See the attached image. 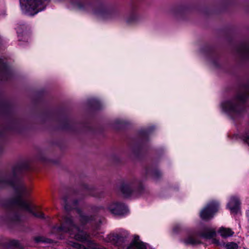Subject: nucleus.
<instances>
[{"label":"nucleus","instance_id":"10","mask_svg":"<svg viewBox=\"0 0 249 249\" xmlns=\"http://www.w3.org/2000/svg\"><path fill=\"white\" fill-rule=\"evenodd\" d=\"M219 206V203L215 201L208 203L200 212V217L205 220L212 218L214 214L218 211Z\"/></svg>","mask_w":249,"mask_h":249},{"label":"nucleus","instance_id":"15","mask_svg":"<svg viewBox=\"0 0 249 249\" xmlns=\"http://www.w3.org/2000/svg\"><path fill=\"white\" fill-rule=\"evenodd\" d=\"M146 174L147 176L150 177L155 181H158L162 177L161 172L158 169L147 168L146 170Z\"/></svg>","mask_w":249,"mask_h":249},{"label":"nucleus","instance_id":"5","mask_svg":"<svg viewBox=\"0 0 249 249\" xmlns=\"http://www.w3.org/2000/svg\"><path fill=\"white\" fill-rule=\"evenodd\" d=\"M128 233L127 232H123L120 233L110 234L106 238V241L116 246L124 248L126 249H146L145 244L140 241L138 235H134L132 242L129 244H126L128 241Z\"/></svg>","mask_w":249,"mask_h":249},{"label":"nucleus","instance_id":"29","mask_svg":"<svg viewBox=\"0 0 249 249\" xmlns=\"http://www.w3.org/2000/svg\"><path fill=\"white\" fill-rule=\"evenodd\" d=\"M65 123L66 124L63 126V128L64 129H67L68 128L67 125L69 124V122L68 121H66Z\"/></svg>","mask_w":249,"mask_h":249},{"label":"nucleus","instance_id":"18","mask_svg":"<svg viewBox=\"0 0 249 249\" xmlns=\"http://www.w3.org/2000/svg\"><path fill=\"white\" fill-rule=\"evenodd\" d=\"M218 232L220 233L221 236L224 238L231 236L234 234V232L232 231L231 229L223 227L220 228Z\"/></svg>","mask_w":249,"mask_h":249},{"label":"nucleus","instance_id":"14","mask_svg":"<svg viewBox=\"0 0 249 249\" xmlns=\"http://www.w3.org/2000/svg\"><path fill=\"white\" fill-rule=\"evenodd\" d=\"M11 76V72L7 65L0 59V80L6 81Z\"/></svg>","mask_w":249,"mask_h":249},{"label":"nucleus","instance_id":"21","mask_svg":"<svg viewBox=\"0 0 249 249\" xmlns=\"http://www.w3.org/2000/svg\"><path fill=\"white\" fill-rule=\"evenodd\" d=\"M138 19V16L136 13H132L126 19V22L131 24L136 22Z\"/></svg>","mask_w":249,"mask_h":249},{"label":"nucleus","instance_id":"2","mask_svg":"<svg viewBox=\"0 0 249 249\" xmlns=\"http://www.w3.org/2000/svg\"><path fill=\"white\" fill-rule=\"evenodd\" d=\"M51 232L57 236L59 239H62V233H68L71 238L83 242L86 246L69 241L68 245L76 249H107L96 244L93 240L89 239V235L85 231H80L79 228L74 223L72 217L70 214H67L63 218V221L60 226H54Z\"/></svg>","mask_w":249,"mask_h":249},{"label":"nucleus","instance_id":"26","mask_svg":"<svg viewBox=\"0 0 249 249\" xmlns=\"http://www.w3.org/2000/svg\"><path fill=\"white\" fill-rule=\"evenodd\" d=\"M35 241L36 242H44V243H51L52 240L50 239H47L43 237H36L35 238Z\"/></svg>","mask_w":249,"mask_h":249},{"label":"nucleus","instance_id":"22","mask_svg":"<svg viewBox=\"0 0 249 249\" xmlns=\"http://www.w3.org/2000/svg\"><path fill=\"white\" fill-rule=\"evenodd\" d=\"M241 140L245 143L249 145V130H246L239 136Z\"/></svg>","mask_w":249,"mask_h":249},{"label":"nucleus","instance_id":"30","mask_svg":"<svg viewBox=\"0 0 249 249\" xmlns=\"http://www.w3.org/2000/svg\"><path fill=\"white\" fill-rule=\"evenodd\" d=\"M247 214L248 216V218H249V210H248L247 212Z\"/></svg>","mask_w":249,"mask_h":249},{"label":"nucleus","instance_id":"11","mask_svg":"<svg viewBox=\"0 0 249 249\" xmlns=\"http://www.w3.org/2000/svg\"><path fill=\"white\" fill-rule=\"evenodd\" d=\"M235 52L241 59L249 61V40L241 41L235 47Z\"/></svg>","mask_w":249,"mask_h":249},{"label":"nucleus","instance_id":"27","mask_svg":"<svg viewBox=\"0 0 249 249\" xmlns=\"http://www.w3.org/2000/svg\"><path fill=\"white\" fill-rule=\"evenodd\" d=\"M181 229V228L180 225H175L173 229V231L174 233L177 234L180 231Z\"/></svg>","mask_w":249,"mask_h":249},{"label":"nucleus","instance_id":"23","mask_svg":"<svg viewBox=\"0 0 249 249\" xmlns=\"http://www.w3.org/2000/svg\"><path fill=\"white\" fill-rule=\"evenodd\" d=\"M7 246L9 248H20V245L18 241L16 240H10L9 242H7Z\"/></svg>","mask_w":249,"mask_h":249},{"label":"nucleus","instance_id":"3","mask_svg":"<svg viewBox=\"0 0 249 249\" xmlns=\"http://www.w3.org/2000/svg\"><path fill=\"white\" fill-rule=\"evenodd\" d=\"M75 5L82 11L89 13L103 20H114L121 18L123 13L117 5L106 6L97 4L91 0H77Z\"/></svg>","mask_w":249,"mask_h":249},{"label":"nucleus","instance_id":"8","mask_svg":"<svg viewBox=\"0 0 249 249\" xmlns=\"http://www.w3.org/2000/svg\"><path fill=\"white\" fill-rule=\"evenodd\" d=\"M215 235L216 231L214 229L205 228L202 231L189 234L186 238L183 240V242L186 245L195 246L202 244L198 236L204 239H210L213 238Z\"/></svg>","mask_w":249,"mask_h":249},{"label":"nucleus","instance_id":"1","mask_svg":"<svg viewBox=\"0 0 249 249\" xmlns=\"http://www.w3.org/2000/svg\"><path fill=\"white\" fill-rule=\"evenodd\" d=\"M25 163H20L13 166L11 173L0 177V187L9 185L15 191L16 196L8 200L5 203L7 209L6 220L12 224H18L22 220L23 211H27L36 217L44 219L42 212L35 213L30 204L24 199L29 195L30 189L27 187L21 180L23 171L28 169Z\"/></svg>","mask_w":249,"mask_h":249},{"label":"nucleus","instance_id":"25","mask_svg":"<svg viewBox=\"0 0 249 249\" xmlns=\"http://www.w3.org/2000/svg\"><path fill=\"white\" fill-rule=\"evenodd\" d=\"M225 247L226 249H237L238 245L235 242H231L226 243L225 245Z\"/></svg>","mask_w":249,"mask_h":249},{"label":"nucleus","instance_id":"6","mask_svg":"<svg viewBox=\"0 0 249 249\" xmlns=\"http://www.w3.org/2000/svg\"><path fill=\"white\" fill-rule=\"evenodd\" d=\"M0 110L6 118V124L4 126V129L18 131L20 126V121L13 113L10 104L7 101H2Z\"/></svg>","mask_w":249,"mask_h":249},{"label":"nucleus","instance_id":"28","mask_svg":"<svg viewBox=\"0 0 249 249\" xmlns=\"http://www.w3.org/2000/svg\"><path fill=\"white\" fill-rule=\"evenodd\" d=\"M213 239V243L215 244V245H219V241L215 239V238H212Z\"/></svg>","mask_w":249,"mask_h":249},{"label":"nucleus","instance_id":"24","mask_svg":"<svg viewBox=\"0 0 249 249\" xmlns=\"http://www.w3.org/2000/svg\"><path fill=\"white\" fill-rule=\"evenodd\" d=\"M89 101L91 106L94 108L99 109L100 108V103L97 99L92 98L89 99Z\"/></svg>","mask_w":249,"mask_h":249},{"label":"nucleus","instance_id":"19","mask_svg":"<svg viewBox=\"0 0 249 249\" xmlns=\"http://www.w3.org/2000/svg\"><path fill=\"white\" fill-rule=\"evenodd\" d=\"M82 194L83 195H91L94 196V194L92 193V191L94 188L92 186H89L87 184H84L82 186Z\"/></svg>","mask_w":249,"mask_h":249},{"label":"nucleus","instance_id":"16","mask_svg":"<svg viewBox=\"0 0 249 249\" xmlns=\"http://www.w3.org/2000/svg\"><path fill=\"white\" fill-rule=\"evenodd\" d=\"M78 201L75 199L73 201L71 205L70 204L69 198L67 196H65L63 198V205L64 209L67 211H69L71 209H74L78 205Z\"/></svg>","mask_w":249,"mask_h":249},{"label":"nucleus","instance_id":"17","mask_svg":"<svg viewBox=\"0 0 249 249\" xmlns=\"http://www.w3.org/2000/svg\"><path fill=\"white\" fill-rule=\"evenodd\" d=\"M77 212L79 214L80 220L83 224H85L87 223L95 221L97 217L96 216H88L84 214L82 212L79 210H77Z\"/></svg>","mask_w":249,"mask_h":249},{"label":"nucleus","instance_id":"12","mask_svg":"<svg viewBox=\"0 0 249 249\" xmlns=\"http://www.w3.org/2000/svg\"><path fill=\"white\" fill-rule=\"evenodd\" d=\"M108 209L114 215H124L128 212V209L124 204L117 202L110 204L108 207Z\"/></svg>","mask_w":249,"mask_h":249},{"label":"nucleus","instance_id":"4","mask_svg":"<svg viewBox=\"0 0 249 249\" xmlns=\"http://www.w3.org/2000/svg\"><path fill=\"white\" fill-rule=\"evenodd\" d=\"M249 98V83L243 85L230 100L221 104L223 110L233 119L241 117L245 111V103Z\"/></svg>","mask_w":249,"mask_h":249},{"label":"nucleus","instance_id":"20","mask_svg":"<svg viewBox=\"0 0 249 249\" xmlns=\"http://www.w3.org/2000/svg\"><path fill=\"white\" fill-rule=\"evenodd\" d=\"M27 26L25 24L19 25L17 27V33L18 36L19 37L20 36H22L26 35L25 30H26Z\"/></svg>","mask_w":249,"mask_h":249},{"label":"nucleus","instance_id":"31","mask_svg":"<svg viewBox=\"0 0 249 249\" xmlns=\"http://www.w3.org/2000/svg\"><path fill=\"white\" fill-rule=\"evenodd\" d=\"M213 64L216 66V67H217L218 66V65L217 64V63L215 62H213Z\"/></svg>","mask_w":249,"mask_h":249},{"label":"nucleus","instance_id":"9","mask_svg":"<svg viewBox=\"0 0 249 249\" xmlns=\"http://www.w3.org/2000/svg\"><path fill=\"white\" fill-rule=\"evenodd\" d=\"M19 2L25 13L28 15L33 16L46 8L48 0H19Z\"/></svg>","mask_w":249,"mask_h":249},{"label":"nucleus","instance_id":"7","mask_svg":"<svg viewBox=\"0 0 249 249\" xmlns=\"http://www.w3.org/2000/svg\"><path fill=\"white\" fill-rule=\"evenodd\" d=\"M120 190L125 197L137 196L144 191V188L141 181L137 179L122 183Z\"/></svg>","mask_w":249,"mask_h":249},{"label":"nucleus","instance_id":"13","mask_svg":"<svg viewBox=\"0 0 249 249\" xmlns=\"http://www.w3.org/2000/svg\"><path fill=\"white\" fill-rule=\"evenodd\" d=\"M240 201L238 197L232 196L227 204V207L230 209L231 213L237 214L240 209Z\"/></svg>","mask_w":249,"mask_h":249}]
</instances>
